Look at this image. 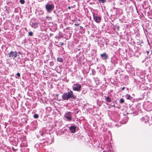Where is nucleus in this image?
<instances>
[{"instance_id":"f257e3e1","label":"nucleus","mask_w":152,"mask_h":152,"mask_svg":"<svg viewBox=\"0 0 152 152\" xmlns=\"http://www.w3.org/2000/svg\"><path fill=\"white\" fill-rule=\"evenodd\" d=\"M62 98L64 100H67L70 98H73V92L70 91L66 93H64L62 96Z\"/></svg>"},{"instance_id":"f03ea898","label":"nucleus","mask_w":152,"mask_h":152,"mask_svg":"<svg viewBox=\"0 0 152 152\" xmlns=\"http://www.w3.org/2000/svg\"><path fill=\"white\" fill-rule=\"evenodd\" d=\"M47 11L48 12H50L54 9V5L52 4H47L45 6Z\"/></svg>"},{"instance_id":"7ed1b4c3","label":"nucleus","mask_w":152,"mask_h":152,"mask_svg":"<svg viewBox=\"0 0 152 152\" xmlns=\"http://www.w3.org/2000/svg\"><path fill=\"white\" fill-rule=\"evenodd\" d=\"M81 86L79 84H76L73 85V88L74 90L79 91L81 88Z\"/></svg>"},{"instance_id":"20e7f679","label":"nucleus","mask_w":152,"mask_h":152,"mask_svg":"<svg viewBox=\"0 0 152 152\" xmlns=\"http://www.w3.org/2000/svg\"><path fill=\"white\" fill-rule=\"evenodd\" d=\"M65 117L67 119L68 121H70L71 120V115L70 113L69 112L66 113L64 115Z\"/></svg>"},{"instance_id":"39448f33","label":"nucleus","mask_w":152,"mask_h":152,"mask_svg":"<svg viewBox=\"0 0 152 152\" xmlns=\"http://www.w3.org/2000/svg\"><path fill=\"white\" fill-rule=\"evenodd\" d=\"M8 55L9 57L14 58L17 56V53L16 52H11L9 53Z\"/></svg>"},{"instance_id":"423d86ee","label":"nucleus","mask_w":152,"mask_h":152,"mask_svg":"<svg viewBox=\"0 0 152 152\" xmlns=\"http://www.w3.org/2000/svg\"><path fill=\"white\" fill-rule=\"evenodd\" d=\"M93 18L94 20L96 22L98 23L100 22L101 18L99 17L96 16L93 14Z\"/></svg>"},{"instance_id":"0eeeda50","label":"nucleus","mask_w":152,"mask_h":152,"mask_svg":"<svg viewBox=\"0 0 152 152\" xmlns=\"http://www.w3.org/2000/svg\"><path fill=\"white\" fill-rule=\"evenodd\" d=\"M69 130L72 133H74L75 131L76 127L74 126H71L69 128Z\"/></svg>"},{"instance_id":"6e6552de","label":"nucleus","mask_w":152,"mask_h":152,"mask_svg":"<svg viewBox=\"0 0 152 152\" xmlns=\"http://www.w3.org/2000/svg\"><path fill=\"white\" fill-rule=\"evenodd\" d=\"M101 56L104 59H106L107 58V56L105 53L101 54Z\"/></svg>"},{"instance_id":"1a4fd4ad","label":"nucleus","mask_w":152,"mask_h":152,"mask_svg":"<svg viewBox=\"0 0 152 152\" xmlns=\"http://www.w3.org/2000/svg\"><path fill=\"white\" fill-rule=\"evenodd\" d=\"M31 26L33 27L36 28L38 26V24L37 23H33Z\"/></svg>"},{"instance_id":"9d476101","label":"nucleus","mask_w":152,"mask_h":152,"mask_svg":"<svg viewBox=\"0 0 152 152\" xmlns=\"http://www.w3.org/2000/svg\"><path fill=\"white\" fill-rule=\"evenodd\" d=\"M106 97V101L108 102H110L111 101V99L108 97H106L105 96H104Z\"/></svg>"},{"instance_id":"9b49d317","label":"nucleus","mask_w":152,"mask_h":152,"mask_svg":"<svg viewBox=\"0 0 152 152\" xmlns=\"http://www.w3.org/2000/svg\"><path fill=\"white\" fill-rule=\"evenodd\" d=\"M57 61H58L62 62H63V59L61 58H58L57 59Z\"/></svg>"},{"instance_id":"f8f14e48","label":"nucleus","mask_w":152,"mask_h":152,"mask_svg":"<svg viewBox=\"0 0 152 152\" xmlns=\"http://www.w3.org/2000/svg\"><path fill=\"white\" fill-rule=\"evenodd\" d=\"M125 97L127 99H130V96L129 95L126 94L125 96Z\"/></svg>"},{"instance_id":"ddd939ff","label":"nucleus","mask_w":152,"mask_h":152,"mask_svg":"<svg viewBox=\"0 0 152 152\" xmlns=\"http://www.w3.org/2000/svg\"><path fill=\"white\" fill-rule=\"evenodd\" d=\"M34 118H37L38 117V115L37 114H35L34 115Z\"/></svg>"},{"instance_id":"4468645a","label":"nucleus","mask_w":152,"mask_h":152,"mask_svg":"<svg viewBox=\"0 0 152 152\" xmlns=\"http://www.w3.org/2000/svg\"><path fill=\"white\" fill-rule=\"evenodd\" d=\"M124 102V100L123 99H121L120 100V102L121 103H123Z\"/></svg>"},{"instance_id":"2eb2a0df","label":"nucleus","mask_w":152,"mask_h":152,"mask_svg":"<svg viewBox=\"0 0 152 152\" xmlns=\"http://www.w3.org/2000/svg\"><path fill=\"white\" fill-rule=\"evenodd\" d=\"M20 2L21 4H23L24 3L25 1L24 0H20Z\"/></svg>"},{"instance_id":"dca6fc26","label":"nucleus","mask_w":152,"mask_h":152,"mask_svg":"<svg viewBox=\"0 0 152 152\" xmlns=\"http://www.w3.org/2000/svg\"><path fill=\"white\" fill-rule=\"evenodd\" d=\"M99 2H102V3H104L106 1L105 0H99Z\"/></svg>"},{"instance_id":"f3484780","label":"nucleus","mask_w":152,"mask_h":152,"mask_svg":"<svg viewBox=\"0 0 152 152\" xmlns=\"http://www.w3.org/2000/svg\"><path fill=\"white\" fill-rule=\"evenodd\" d=\"M33 35V33L30 31L29 33V35L30 36H32Z\"/></svg>"},{"instance_id":"a211bd4d","label":"nucleus","mask_w":152,"mask_h":152,"mask_svg":"<svg viewBox=\"0 0 152 152\" xmlns=\"http://www.w3.org/2000/svg\"><path fill=\"white\" fill-rule=\"evenodd\" d=\"M17 75L18 76V77H19L20 76V74L19 73H18L17 74Z\"/></svg>"},{"instance_id":"6ab92c4d","label":"nucleus","mask_w":152,"mask_h":152,"mask_svg":"<svg viewBox=\"0 0 152 152\" xmlns=\"http://www.w3.org/2000/svg\"><path fill=\"white\" fill-rule=\"evenodd\" d=\"M147 54H148V53H149V51H147Z\"/></svg>"},{"instance_id":"aec40b11","label":"nucleus","mask_w":152,"mask_h":152,"mask_svg":"<svg viewBox=\"0 0 152 152\" xmlns=\"http://www.w3.org/2000/svg\"><path fill=\"white\" fill-rule=\"evenodd\" d=\"M68 8H69V9H70V8H71V7H68Z\"/></svg>"},{"instance_id":"412c9836","label":"nucleus","mask_w":152,"mask_h":152,"mask_svg":"<svg viewBox=\"0 0 152 152\" xmlns=\"http://www.w3.org/2000/svg\"><path fill=\"white\" fill-rule=\"evenodd\" d=\"M75 25H76V26H78V25H78V24H75Z\"/></svg>"},{"instance_id":"4be33fe9","label":"nucleus","mask_w":152,"mask_h":152,"mask_svg":"<svg viewBox=\"0 0 152 152\" xmlns=\"http://www.w3.org/2000/svg\"><path fill=\"white\" fill-rule=\"evenodd\" d=\"M124 87H123V88H122V89L123 90H124Z\"/></svg>"}]
</instances>
